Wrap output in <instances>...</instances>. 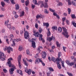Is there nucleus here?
I'll use <instances>...</instances> for the list:
<instances>
[{"instance_id":"18","label":"nucleus","mask_w":76,"mask_h":76,"mask_svg":"<svg viewBox=\"0 0 76 76\" xmlns=\"http://www.w3.org/2000/svg\"><path fill=\"white\" fill-rule=\"evenodd\" d=\"M48 31L47 36L48 37H50L51 35V33L50 32V28H48Z\"/></svg>"},{"instance_id":"15","label":"nucleus","mask_w":76,"mask_h":76,"mask_svg":"<svg viewBox=\"0 0 76 76\" xmlns=\"http://www.w3.org/2000/svg\"><path fill=\"white\" fill-rule=\"evenodd\" d=\"M32 47L33 48H35L36 47V45H35V42L34 41H32Z\"/></svg>"},{"instance_id":"50","label":"nucleus","mask_w":76,"mask_h":76,"mask_svg":"<svg viewBox=\"0 0 76 76\" xmlns=\"http://www.w3.org/2000/svg\"><path fill=\"white\" fill-rule=\"evenodd\" d=\"M3 71L4 72V73H7V71L6 70V69H3Z\"/></svg>"},{"instance_id":"52","label":"nucleus","mask_w":76,"mask_h":76,"mask_svg":"<svg viewBox=\"0 0 76 76\" xmlns=\"http://www.w3.org/2000/svg\"><path fill=\"white\" fill-rule=\"evenodd\" d=\"M66 47H64V46H63V50L64 51H65V52H66Z\"/></svg>"},{"instance_id":"35","label":"nucleus","mask_w":76,"mask_h":76,"mask_svg":"<svg viewBox=\"0 0 76 76\" xmlns=\"http://www.w3.org/2000/svg\"><path fill=\"white\" fill-rule=\"evenodd\" d=\"M58 30L59 32H61L62 31V28L61 27H59L58 28Z\"/></svg>"},{"instance_id":"24","label":"nucleus","mask_w":76,"mask_h":76,"mask_svg":"<svg viewBox=\"0 0 76 76\" xmlns=\"http://www.w3.org/2000/svg\"><path fill=\"white\" fill-rule=\"evenodd\" d=\"M52 29L57 31V27L56 26H54L52 27Z\"/></svg>"},{"instance_id":"57","label":"nucleus","mask_w":76,"mask_h":76,"mask_svg":"<svg viewBox=\"0 0 76 76\" xmlns=\"http://www.w3.org/2000/svg\"><path fill=\"white\" fill-rule=\"evenodd\" d=\"M35 5H33V4H31V7L33 9H34L35 8Z\"/></svg>"},{"instance_id":"62","label":"nucleus","mask_w":76,"mask_h":76,"mask_svg":"<svg viewBox=\"0 0 76 76\" xmlns=\"http://www.w3.org/2000/svg\"><path fill=\"white\" fill-rule=\"evenodd\" d=\"M1 32L2 33H4L5 32V29H3L2 30Z\"/></svg>"},{"instance_id":"64","label":"nucleus","mask_w":76,"mask_h":76,"mask_svg":"<svg viewBox=\"0 0 76 76\" xmlns=\"http://www.w3.org/2000/svg\"><path fill=\"white\" fill-rule=\"evenodd\" d=\"M58 75L59 76H65V75L62 74H59Z\"/></svg>"},{"instance_id":"60","label":"nucleus","mask_w":76,"mask_h":76,"mask_svg":"<svg viewBox=\"0 0 76 76\" xmlns=\"http://www.w3.org/2000/svg\"><path fill=\"white\" fill-rule=\"evenodd\" d=\"M53 15L54 16H56V15H57V13L56 12H53Z\"/></svg>"},{"instance_id":"48","label":"nucleus","mask_w":76,"mask_h":76,"mask_svg":"<svg viewBox=\"0 0 76 76\" xmlns=\"http://www.w3.org/2000/svg\"><path fill=\"white\" fill-rule=\"evenodd\" d=\"M36 19H38L39 18H41V16L39 15H37L36 16Z\"/></svg>"},{"instance_id":"34","label":"nucleus","mask_w":76,"mask_h":76,"mask_svg":"<svg viewBox=\"0 0 76 76\" xmlns=\"http://www.w3.org/2000/svg\"><path fill=\"white\" fill-rule=\"evenodd\" d=\"M29 0H27V1H26L25 2V4H26V6H27L28 5V4H29Z\"/></svg>"},{"instance_id":"46","label":"nucleus","mask_w":76,"mask_h":76,"mask_svg":"<svg viewBox=\"0 0 76 76\" xmlns=\"http://www.w3.org/2000/svg\"><path fill=\"white\" fill-rule=\"evenodd\" d=\"M71 16L72 17V18H74L75 17V14H71Z\"/></svg>"},{"instance_id":"11","label":"nucleus","mask_w":76,"mask_h":76,"mask_svg":"<svg viewBox=\"0 0 76 76\" xmlns=\"http://www.w3.org/2000/svg\"><path fill=\"white\" fill-rule=\"evenodd\" d=\"M42 57L43 58H45L46 57V56H47V53H46V52H43L42 53Z\"/></svg>"},{"instance_id":"16","label":"nucleus","mask_w":76,"mask_h":76,"mask_svg":"<svg viewBox=\"0 0 76 76\" xmlns=\"http://www.w3.org/2000/svg\"><path fill=\"white\" fill-rule=\"evenodd\" d=\"M57 58L56 59V58H54L53 57H52V61H53V62H54V63H55V62H56H56H57Z\"/></svg>"},{"instance_id":"29","label":"nucleus","mask_w":76,"mask_h":76,"mask_svg":"<svg viewBox=\"0 0 76 76\" xmlns=\"http://www.w3.org/2000/svg\"><path fill=\"white\" fill-rule=\"evenodd\" d=\"M75 65V64L74 63V62H71V63H70L69 64V66H74Z\"/></svg>"},{"instance_id":"49","label":"nucleus","mask_w":76,"mask_h":76,"mask_svg":"<svg viewBox=\"0 0 76 76\" xmlns=\"http://www.w3.org/2000/svg\"><path fill=\"white\" fill-rule=\"evenodd\" d=\"M14 0H10V1H11V3L12 4H15V1H13Z\"/></svg>"},{"instance_id":"58","label":"nucleus","mask_w":76,"mask_h":76,"mask_svg":"<svg viewBox=\"0 0 76 76\" xmlns=\"http://www.w3.org/2000/svg\"><path fill=\"white\" fill-rule=\"evenodd\" d=\"M66 21L67 25H69V21L67 20H66Z\"/></svg>"},{"instance_id":"12","label":"nucleus","mask_w":76,"mask_h":76,"mask_svg":"<svg viewBox=\"0 0 76 76\" xmlns=\"http://www.w3.org/2000/svg\"><path fill=\"white\" fill-rule=\"evenodd\" d=\"M61 56V52H59L58 54V58H57V60H60V59L61 58H60V57Z\"/></svg>"},{"instance_id":"27","label":"nucleus","mask_w":76,"mask_h":76,"mask_svg":"<svg viewBox=\"0 0 76 76\" xmlns=\"http://www.w3.org/2000/svg\"><path fill=\"white\" fill-rule=\"evenodd\" d=\"M33 3L35 4V5H37L38 4V3H37V1L36 0H33Z\"/></svg>"},{"instance_id":"28","label":"nucleus","mask_w":76,"mask_h":76,"mask_svg":"<svg viewBox=\"0 0 76 76\" xmlns=\"http://www.w3.org/2000/svg\"><path fill=\"white\" fill-rule=\"evenodd\" d=\"M49 10L50 12H53V13H54V12H55V10H53V9L50 8L49 9Z\"/></svg>"},{"instance_id":"55","label":"nucleus","mask_w":76,"mask_h":76,"mask_svg":"<svg viewBox=\"0 0 76 76\" xmlns=\"http://www.w3.org/2000/svg\"><path fill=\"white\" fill-rule=\"evenodd\" d=\"M62 22H64V21H65V20H66V18H62Z\"/></svg>"},{"instance_id":"53","label":"nucleus","mask_w":76,"mask_h":76,"mask_svg":"<svg viewBox=\"0 0 76 76\" xmlns=\"http://www.w3.org/2000/svg\"><path fill=\"white\" fill-rule=\"evenodd\" d=\"M64 61H63L61 62V63H62V67H65V66H64Z\"/></svg>"},{"instance_id":"17","label":"nucleus","mask_w":76,"mask_h":76,"mask_svg":"<svg viewBox=\"0 0 76 76\" xmlns=\"http://www.w3.org/2000/svg\"><path fill=\"white\" fill-rule=\"evenodd\" d=\"M25 72H26V73H27L28 74V75H31V70L30 69H28V70H25Z\"/></svg>"},{"instance_id":"54","label":"nucleus","mask_w":76,"mask_h":76,"mask_svg":"<svg viewBox=\"0 0 76 76\" xmlns=\"http://www.w3.org/2000/svg\"><path fill=\"white\" fill-rule=\"evenodd\" d=\"M58 5L59 6H63V4L61 2H59Z\"/></svg>"},{"instance_id":"19","label":"nucleus","mask_w":76,"mask_h":76,"mask_svg":"<svg viewBox=\"0 0 76 76\" xmlns=\"http://www.w3.org/2000/svg\"><path fill=\"white\" fill-rule=\"evenodd\" d=\"M4 54L3 52L0 51V57H4Z\"/></svg>"},{"instance_id":"42","label":"nucleus","mask_w":76,"mask_h":76,"mask_svg":"<svg viewBox=\"0 0 76 76\" xmlns=\"http://www.w3.org/2000/svg\"><path fill=\"white\" fill-rule=\"evenodd\" d=\"M44 12L45 13H48V11H47V9H45L44 10Z\"/></svg>"},{"instance_id":"37","label":"nucleus","mask_w":76,"mask_h":76,"mask_svg":"<svg viewBox=\"0 0 76 76\" xmlns=\"http://www.w3.org/2000/svg\"><path fill=\"white\" fill-rule=\"evenodd\" d=\"M1 4L2 7H4V5H5V3L4 2L2 1L1 2Z\"/></svg>"},{"instance_id":"51","label":"nucleus","mask_w":76,"mask_h":76,"mask_svg":"<svg viewBox=\"0 0 76 76\" xmlns=\"http://www.w3.org/2000/svg\"><path fill=\"white\" fill-rule=\"evenodd\" d=\"M26 53H27V54H28V55H29L30 54V52H29V51L28 50H27Z\"/></svg>"},{"instance_id":"1","label":"nucleus","mask_w":76,"mask_h":76,"mask_svg":"<svg viewBox=\"0 0 76 76\" xmlns=\"http://www.w3.org/2000/svg\"><path fill=\"white\" fill-rule=\"evenodd\" d=\"M13 59L12 58H10L8 59V61L7 62V64L8 65V66L10 67H12V68H11L10 69H9L10 73V75H12L13 73V71H15V69H16V67L15 65L12 64V63H11V60H12Z\"/></svg>"},{"instance_id":"31","label":"nucleus","mask_w":76,"mask_h":76,"mask_svg":"<svg viewBox=\"0 0 76 76\" xmlns=\"http://www.w3.org/2000/svg\"><path fill=\"white\" fill-rule=\"evenodd\" d=\"M72 4L74 6H76V2H75L73 1H72Z\"/></svg>"},{"instance_id":"45","label":"nucleus","mask_w":76,"mask_h":76,"mask_svg":"<svg viewBox=\"0 0 76 76\" xmlns=\"http://www.w3.org/2000/svg\"><path fill=\"white\" fill-rule=\"evenodd\" d=\"M68 5H72V2L70 0H68Z\"/></svg>"},{"instance_id":"38","label":"nucleus","mask_w":76,"mask_h":76,"mask_svg":"<svg viewBox=\"0 0 76 76\" xmlns=\"http://www.w3.org/2000/svg\"><path fill=\"white\" fill-rule=\"evenodd\" d=\"M72 24L73 25V26H75V27H76V23L75 22L73 21L72 22Z\"/></svg>"},{"instance_id":"61","label":"nucleus","mask_w":76,"mask_h":76,"mask_svg":"<svg viewBox=\"0 0 76 76\" xmlns=\"http://www.w3.org/2000/svg\"><path fill=\"white\" fill-rule=\"evenodd\" d=\"M56 18H57V19H60V17H59V15H57L56 16Z\"/></svg>"},{"instance_id":"2","label":"nucleus","mask_w":76,"mask_h":76,"mask_svg":"<svg viewBox=\"0 0 76 76\" xmlns=\"http://www.w3.org/2000/svg\"><path fill=\"white\" fill-rule=\"evenodd\" d=\"M44 2L42 1H40L38 2V4H41L40 7H44L45 8H48V6L47 4V3L45 2L44 3Z\"/></svg>"},{"instance_id":"14","label":"nucleus","mask_w":76,"mask_h":76,"mask_svg":"<svg viewBox=\"0 0 76 76\" xmlns=\"http://www.w3.org/2000/svg\"><path fill=\"white\" fill-rule=\"evenodd\" d=\"M43 26H46L47 28H48L49 26V24H48V23H43Z\"/></svg>"},{"instance_id":"3","label":"nucleus","mask_w":76,"mask_h":76,"mask_svg":"<svg viewBox=\"0 0 76 76\" xmlns=\"http://www.w3.org/2000/svg\"><path fill=\"white\" fill-rule=\"evenodd\" d=\"M62 29L63 30V31L64 32H62V34L63 35H64L65 37H66V38H68L69 36H68V32H67V30L64 27H62Z\"/></svg>"},{"instance_id":"20","label":"nucleus","mask_w":76,"mask_h":76,"mask_svg":"<svg viewBox=\"0 0 76 76\" xmlns=\"http://www.w3.org/2000/svg\"><path fill=\"white\" fill-rule=\"evenodd\" d=\"M23 61L24 62V64L25 66H28V63L26 61L24 60V59L23 60Z\"/></svg>"},{"instance_id":"30","label":"nucleus","mask_w":76,"mask_h":76,"mask_svg":"<svg viewBox=\"0 0 76 76\" xmlns=\"http://www.w3.org/2000/svg\"><path fill=\"white\" fill-rule=\"evenodd\" d=\"M17 72L20 75H22V71L20 70L19 71L18 70H17Z\"/></svg>"},{"instance_id":"43","label":"nucleus","mask_w":76,"mask_h":76,"mask_svg":"<svg viewBox=\"0 0 76 76\" xmlns=\"http://www.w3.org/2000/svg\"><path fill=\"white\" fill-rule=\"evenodd\" d=\"M4 57H0V60L1 59V61H4L5 60V58H3Z\"/></svg>"},{"instance_id":"26","label":"nucleus","mask_w":76,"mask_h":76,"mask_svg":"<svg viewBox=\"0 0 76 76\" xmlns=\"http://www.w3.org/2000/svg\"><path fill=\"white\" fill-rule=\"evenodd\" d=\"M15 8L17 10H18L19 9V5L18 4H15Z\"/></svg>"},{"instance_id":"36","label":"nucleus","mask_w":76,"mask_h":76,"mask_svg":"<svg viewBox=\"0 0 76 76\" xmlns=\"http://www.w3.org/2000/svg\"><path fill=\"white\" fill-rule=\"evenodd\" d=\"M68 14L70 15V13H71V9L69 8H68Z\"/></svg>"},{"instance_id":"47","label":"nucleus","mask_w":76,"mask_h":76,"mask_svg":"<svg viewBox=\"0 0 76 76\" xmlns=\"http://www.w3.org/2000/svg\"><path fill=\"white\" fill-rule=\"evenodd\" d=\"M67 73L68 75H69V76H73V75H72V73H70L68 72H67Z\"/></svg>"},{"instance_id":"13","label":"nucleus","mask_w":76,"mask_h":76,"mask_svg":"<svg viewBox=\"0 0 76 76\" xmlns=\"http://www.w3.org/2000/svg\"><path fill=\"white\" fill-rule=\"evenodd\" d=\"M40 34H39L38 32H37L36 33H34V35L36 37H39L40 35Z\"/></svg>"},{"instance_id":"41","label":"nucleus","mask_w":76,"mask_h":76,"mask_svg":"<svg viewBox=\"0 0 76 76\" xmlns=\"http://www.w3.org/2000/svg\"><path fill=\"white\" fill-rule=\"evenodd\" d=\"M66 63L67 65H68V66H69V64L70 63V61L67 60L66 61Z\"/></svg>"},{"instance_id":"63","label":"nucleus","mask_w":76,"mask_h":76,"mask_svg":"<svg viewBox=\"0 0 76 76\" xmlns=\"http://www.w3.org/2000/svg\"><path fill=\"white\" fill-rule=\"evenodd\" d=\"M73 45H75V46H76V43L75 42H72Z\"/></svg>"},{"instance_id":"25","label":"nucleus","mask_w":76,"mask_h":76,"mask_svg":"<svg viewBox=\"0 0 76 76\" xmlns=\"http://www.w3.org/2000/svg\"><path fill=\"white\" fill-rule=\"evenodd\" d=\"M39 37V40L42 41V34H40Z\"/></svg>"},{"instance_id":"22","label":"nucleus","mask_w":76,"mask_h":76,"mask_svg":"<svg viewBox=\"0 0 76 76\" xmlns=\"http://www.w3.org/2000/svg\"><path fill=\"white\" fill-rule=\"evenodd\" d=\"M56 44L57 46L58 47H60V44H59L58 42V41H56Z\"/></svg>"},{"instance_id":"40","label":"nucleus","mask_w":76,"mask_h":76,"mask_svg":"<svg viewBox=\"0 0 76 76\" xmlns=\"http://www.w3.org/2000/svg\"><path fill=\"white\" fill-rule=\"evenodd\" d=\"M39 54L38 53H37V54L36 55L34 56V57L36 58H38L39 57V56L38 55Z\"/></svg>"},{"instance_id":"32","label":"nucleus","mask_w":76,"mask_h":76,"mask_svg":"<svg viewBox=\"0 0 76 76\" xmlns=\"http://www.w3.org/2000/svg\"><path fill=\"white\" fill-rule=\"evenodd\" d=\"M7 26V27L10 30H11L12 28L10 24H8Z\"/></svg>"},{"instance_id":"44","label":"nucleus","mask_w":76,"mask_h":76,"mask_svg":"<svg viewBox=\"0 0 76 76\" xmlns=\"http://www.w3.org/2000/svg\"><path fill=\"white\" fill-rule=\"evenodd\" d=\"M37 51H38V53H40L41 51V50H40V48H38L37 50Z\"/></svg>"},{"instance_id":"4","label":"nucleus","mask_w":76,"mask_h":76,"mask_svg":"<svg viewBox=\"0 0 76 76\" xmlns=\"http://www.w3.org/2000/svg\"><path fill=\"white\" fill-rule=\"evenodd\" d=\"M39 62H41L42 65H43V66H44L45 65V63H44V62H42V61L41 60V59L40 58L37 59L35 60V63L36 64H38V63H39Z\"/></svg>"},{"instance_id":"59","label":"nucleus","mask_w":76,"mask_h":76,"mask_svg":"<svg viewBox=\"0 0 76 76\" xmlns=\"http://www.w3.org/2000/svg\"><path fill=\"white\" fill-rule=\"evenodd\" d=\"M15 19H17V18H18V17H19V16H18V15H17V14H16L15 15Z\"/></svg>"},{"instance_id":"7","label":"nucleus","mask_w":76,"mask_h":76,"mask_svg":"<svg viewBox=\"0 0 76 76\" xmlns=\"http://www.w3.org/2000/svg\"><path fill=\"white\" fill-rule=\"evenodd\" d=\"M24 37L25 39H28L29 38V33L27 31H26L25 32L24 34Z\"/></svg>"},{"instance_id":"5","label":"nucleus","mask_w":76,"mask_h":76,"mask_svg":"<svg viewBox=\"0 0 76 76\" xmlns=\"http://www.w3.org/2000/svg\"><path fill=\"white\" fill-rule=\"evenodd\" d=\"M21 57H22V55H20L18 58V65L20 69H21V65H20V61L21 60Z\"/></svg>"},{"instance_id":"21","label":"nucleus","mask_w":76,"mask_h":76,"mask_svg":"<svg viewBox=\"0 0 76 76\" xmlns=\"http://www.w3.org/2000/svg\"><path fill=\"white\" fill-rule=\"evenodd\" d=\"M9 20H7L5 22V26H7L8 25H9L8 24L9 23Z\"/></svg>"},{"instance_id":"9","label":"nucleus","mask_w":76,"mask_h":76,"mask_svg":"<svg viewBox=\"0 0 76 76\" xmlns=\"http://www.w3.org/2000/svg\"><path fill=\"white\" fill-rule=\"evenodd\" d=\"M19 41H20V40H19V39H14V41H13L12 42L13 44H12V47H14L15 45V42L16 41L17 42H19Z\"/></svg>"},{"instance_id":"10","label":"nucleus","mask_w":76,"mask_h":76,"mask_svg":"<svg viewBox=\"0 0 76 76\" xmlns=\"http://www.w3.org/2000/svg\"><path fill=\"white\" fill-rule=\"evenodd\" d=\"M47 41H49L50 42L52 39H55V37L52 36V37H47Z\"/></svg>"},{"instance_id":"56","label":"nucleus","mask_w":76,"mask_h":76,"mask_svg":"<svg viewBox=\"0 0 76 76\" xmlns=\"http://www.w3.org/2000/svg\"><path fill=\"white\" fill-rule=\"evenodd\" d=\"M38 25L37 23H36L35 25V27L36 28H38Z\"/></svg>"},{"instance_id":"6","label":"nucleus","mask_w":76,"mask_h":76,"mask_svg":"<svg viewBox=\"0 0 76 76\" xmlns=\"http://www.w3.org/2000/svg\"><path fill=\"white\" fill-rule=\"evenodd\" d=\"M61 58H60V60H57V62H56V63L57 64V67H58L59 69H61V65L60 64V61H61Z\"/></svg>"},{"instance_id":"8","label":"nucleus","mask_w":76,"mask_h":76,"mask_svg":"<svg viewBox=\"0 0 76 76\" xmlns=\"http://www.w3.org/2000/svg\"><path fill=\"white\" fill-rule=\"evenodd\" d=\"M10 50L11 51H13V49L11 48V47H7V46H6L5 47V48H4V51H6V50Z\"/></svg>"},{"instance_id":"39","label":"nucleus","mask_w":76,"mask_h":76,"mask_svg":"<svg viewBox=\"0 0 76 76\" xmlns=\"http://www.w3.org/2000/svg\"><path fill=\"white\" fill-rule=\"evenodd\" d=\"M23 49V48L21 46H20L19 47L18 50L19 51H22Z\"/></svg>"},{"instance_id":"33","label":"nucleus","mask_w":76,"mask_h":76,"mask_svg":"<svg viewBox=\"0 0 76 76\" xmlns=\"http://www.w3.org/2000/svg\"><path fill=\"white\" fill-rule=\"evenodd\" d=\"M49 70L50 71V72H54V69H53L51 67H49Z\"/></svg>"},{"instance_id":"23","label":"nucleus","mask_w":76,"mask_h":76,"mask_svg":"<svg viewBox=\"0 0 76 76\" xmlns=\"http://www.w3.org/2000/svg\"><path fill=\"white\" fill-rule=\"evenodd\" d=\"M25 14V12L23 11H22L20 15V17H22V16H23L24 15V14Z\"/></svg>"}]
</instances>
